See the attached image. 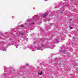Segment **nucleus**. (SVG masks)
I'll list each match as a JSON object with an SVG mask.
<instances>
[{
	"mask_svg": "<svg viewBox=\"0 0 78 78\" xmlns=\"http://www.w3.org/2000/svg\"><path fill=\"white\" fill-rule=\"evenodd\" d=\"M48 14H47V12H46L45 14L43 16V17H45V16H47Z\"/></svg>",
	"mask_w": 78,
	"mask_h": 78,
	"instance_id": "nucleus-1",
	"label": "nucleus"
},
{
	"mask_svg": "<svg viewBox=\"0 0 78 78\" xmlns=\"http://www.w3.org/2000/svg\"><path fill=\"white\" fill-rule=\"evenodd\" d=\"M23 27V25H21L20 26V27Z\"/></svg>",
	"mask_w": 78,
	"mask_h": 78,
	"instance_id": "nucleus-3",
	"label": "nucleus"
},
{
	"mask_svg": "<svg viewBox=\"0 0 78 78\" xmlns=\"http://www.w3.org/2000/svg\"><path fill=\"white\" fill-rule=\"evenodd\" d=\"M32 24H34V23H32Z\"/></svg>",
	"mask_w": 78,
	"mask_h": 78,
	"instance_id": "nucleus-7",
	"label": "nucleus"
},
{
	"mask_svg": "<svg viewBox=\"0 0 78 78\" xmlns=\"http://www.w3.org/2000/svg\"><path fill=\"white\" fill-rule=\"evenodd\" d=\"M70 29H73V27H70Z\"/></svg>",
	"mask_w": 78,
	"mask_h": 78,
	"instance_id": "nucleus-4",
	"label": "nucleus"
},
{
	"mask_svg": "<svg viewBox=\"0 0 78 78\" xmlns=\"http://www.w3.org/2000/svg\"><path fill=\"white\" fill-rule=\"evenodd\" d=\"M57 42H58V40H57Z\"/></svg>",
	"mask_w": 78,
	"mask_h": 78,
	"instance_id": "nucleus-8",
	"label": "nucleus"
},
{
	"mask_svg": "<svg viewBox=\"0 0 78 78\" xmlns=\"http://www.w3.org/2000/svg\"><path fill=\"white\" fill-rule=\"evenodd\" d=\"M17 47H17L16 48H17Z\"/></svg>",
	"mask_w": 78,
	"mask_h": 78,
	"instance_id": "nucleus-9",
	"label": "nucleus"
},
{
	"mask_svg": "<svg viewBox=\"0 0 78 78\" xmlns=\"http://www.w3.org/2000/svg\"><path fill=\"white\" fill-rule=\"evenodd\" d=\"M38 74H39V75H42V72L41 71L40 73H38Z\"/></svg>",
	"mask_w": 78,
	"mask_h": 78,
	"instance_id": "nucleus-2",
	"label": "nucleus"
},
{
	"mask_svg": "<svg viewBox=\"0 0 78 78\" xmlns=\"http://www.w3.org/2000/svg\"><path fill=\"white\" fill-rule=\"evenodd\" d=\"M47 0H44V1H47Z\"/></svg>",
	"mask_w": 78,
	"mask_h": 78,
	"instance_id": "nucleus-6",
	"label": "nucleus"
},
{
	"mask_svg": "<svg viewBox=\"0 0 78 78\" xmlns=\"http://www.w3.org/2000/svg\"><path fill=\"white\" fill-rule=\"evenodd\" d=\"M26 66H28V64L27 63V64H26Z\"/></svg>",
	"mask_w": 78,
	"mask_h": 78,
	"instance_id": "nucleus-5",
	"label": "nucleus"
}]
</instances>
